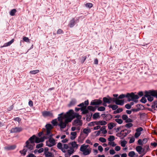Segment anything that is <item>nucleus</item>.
Masks as SVG:
<instances>
[{
	"mask_svg": "<svg viewBox=\"0 0 157 157\" xmlns=\"http://www.w3.org/2000/svg\"><path fill=\"white\" fill-rule=\"evenodd\" d=\"M25 144L26 145L24 147V148L26 147L27 148H24L22 150L19 151L20 153L22 154L23 156H25L26 155L28 150H29L30 151L33 150L35 146V144H33V145L32 143L29 142V141H27L26 142Z\"/></svg>",
	"mask_w": 157,
	"mask_h": 157,
	"instance_id": "1",
	"label": "nucleus"
},
{
	"mask_svg": "<svg viewBox=\"0 0 157 157\" xmlns=\"http://www.w3.org/2000/svg\"><path fill=\"white\" fill-rule=\"evenodd\" d=\"M65 114L67 117H70L72 119V120L75 118H76V119H81L82 118L81 115H79L78 113H74L72 109H70Z\"/></svg>",
	"mask_w": 157,
	"mask_h": 157,
	"instance_id": "2",
	"label": "nucleus"
},
{
	"mask_svg": "<svg viewBox=\"0 0 157 157\" xmlns=\"http://www.w3.org/2000/svg\"><path fill=\"white\" fill-rule=\"evenodd\" d=\"M144 96L147 98L148 101L151 102L154 99L153 97L156 98V95L155 94L154 90H149L145 91L144 92Z\"/></svg>",
	"mask_w": 157,
	"mask_h": 157,
	"instance_id": "3",
	"label": "nucleus"
},
{
	"mask_svg": "<svg viewBox=\"0 0 157 157\" xmlns=\"http://www.w3.org/2000/svg\"><path fill=\"white\" fill-rule=\"evenodd\" d=\"M66 115L65 114L63 116V118H65L64 122H63V121H61L58 124V126L60 127L61 129H63L65 128L67 125V124L69 122H70L72 121V119H71L70 117H67L66 116Z\"/></svg>",
	"mask_w": 157,
	"mask_h": 157,
	"instance_id": "4",
	"label": "nucleus"
},
{
	"mask_svg": "<svg viewBox=\"0 0 157 157\" xmlns=\"http://www.w3.org/2000/svg\"><path fill=\"white\" fill-rule=\"evenodd\" d=\"M126 96L128 98V101L129 102L135 99H138L139 98V96L137 95H135L133 92L127 93Z\"/></svg>",
	"mask_w": 157,
	"mask_h": 157,
	"instance_id": "5",
	"label": "nucleus"
},
{
	"mask_svg": "<svg viewBox=\"0 0 157 157\" xmlns=\"http://www.w3.org/2000/svg\"><path fill=\"white\" fill-rule=\"evenodd\" d=\"M42 116L44 117H50L51 118H53L54 116L53 113L49 111H44L42 112Z\"/></svg>",
	"mask_w": 157,
	"mask_h": 157,
	"instance_id": "6",
	"label": "nucleus"
},
{
	"mask_svg": "<svg viewBox=\"0 0 157 157\" xmlns=\"http://www.w3.org/2000/svg\"><path fill=\"white\" fill-rule=\"evenodd\" d=\"M72 124L73 126L79 125L81 126L82 124V121L81 119L75 120L72 122Z\"/></svg>",
	"mask_w": 157,
	"mask_h": 157,
	"instance_id": "7",
	"label": "nucleus"
},
{
	"mask_svg": "<svg viewBox=\"0 0 157 157\" xmlns=\"http://www.w3.org/2000/svg\"><path fill=\"white\" fill-rule=\"evenodd\" d=\"M136 151L139 154H141L142 152H146L145 151V148H143L141 146H137L136 148Z\"/></svg>",
	"mask_w": 157,
	"mask_h": 157,
	"instance_id": "8",
	"label": "nucleus"
},
{
	"mask_svg": "<svg viewBox=\"0 0 157 157\" xmlns=\"http://www.w3.org/2000/svg\"><path fill=\"white\" fill-rule=\"evenodd\" d=\"M22 128L21 127H16L12 128L10 130L11 133L19 132L21 131Z\"/></svg>",
	"mask_w": 157,
	"mask_h": 157,
	"instance_id": "9",
	"label": "nucleus"
},
{
	"mask_svg": "<svg viewBox=\"0 0 157 157\" xmlns=\"http://www.w3.org/2000/svg\"><path fill=\"white\" fill-rule=\"evenodd\" d=\"M102 101L100 99H95L91 101L90 105H99L101 104Z\"/></svg>",
	"mask_w": 157,
	"mask_h": 157,
	"instance_id": "10",
	"label": "nucleus"
},
{
	"mask_svg": "<svg viewBox=\"0 0 157 157\" xmlns=\"http://www.w3.org/2000/svg\"><path fill=\"white\" fill-rule=\"evenodd\" d=\"M71 145L72 147H70V150L71 151V153H73L74 152V148L75 147L77 148L78 145L75 141L71 143Z\"/></svg>",
	"mask_w": 157,
	"mask_h": 157,
	"instance_id": "11",
	"label": "nucleus"
},
{
	"mask_svg": "<svg viewBox=\"0 0 157 157\" xmlns=\"http://www.w3.org/2000/svg\"><path fill=\"white\" fill-rule=\"evenodd\" d=\"M36 137V136L35 135H33L29 138L28 140L27 141H29V142L30 143H32V144L33 145V144H35V138Z\"/></svg>",
	"mask_w": 157,
	"mask_h": 157,
	"instance_id": "12",
	"label": "nucleus"
},
{
	"mask_svg": "<svg viewBox=\"0 0 157 157\" xmlns=\"http://www.w3.org/2000/svg\"><path fill=\"white\" fill-rule=\"evenodd\" d=\"M75 24L76 23L75 21V19L74 18H73L70 21L68 25L70 28H72L75 25Z\"/></svg>",
	"mask_w": 157,
	"mask_h": 157,
	"instance_id": "13",
	"label": "nucleus"
},
{
	"mask_svg": "<svg viewBox=\"0 0 157 157\" xmlns=\"http://www.w3.org/2000/svg\"><path fill=\"white\" fill-rule=\"evenodd\" d=\"M16 146L15 145H12L5 147L4 148L5 150H11L15 149L16 148Z\"/></svg>",
	"mask_w": 157,
	"mask_h": 157,
	"instance_id": "14",
	"label": "nucleus"
},
{
	"mask_svg": "<svg viewBox=\"0 0 157 157\" xmlns=\"http://www.w3.org/2000/svg\"><path fill=\"white\" fill-rule=\"evenodd\" d=\"M76 101L75 99H73L70 101L68 105V106L70 107L71 106H73L76 104Z\"/></svg>",
	"mask_w": 157,
	"mask_h": 157,
	"instance_id": "15",
	"label": "nucleus"
},
{
	"mask_svg": "<svg viewBox=\"0 0 157 157\" xmlns=\"http://www.w3.org/2000/svg\"><path fill=\"white\" fill-rule=\"evenodd\" d=\"M80 110L82 111V113L83 114H87L89 112L88 109H86V106H85L84 108H81Z\"/></svg>",
	"mask_w": 157,
	"mask_h": 157,
	"instance_id": "16",
	"label": "nucleus"
},
{
	"mask_svg": "<svg viewBox=\"0 0 157 157\" xmlns=\"http://www.w3.org/2000/svg\"><path fill=\"white\" fill-rule=\"evenodd\" d=\"M14 39H12L10 41L5 43L3 46L1 47H7L8 46L10 45L13 42H14Z\"/></svg>",
	"mask_w": 157,
	"mask_h": 157,
	"instance_id": "17",
	"label": "nucleus"
},
{
	"mask_svg": "<svg viewBox=\"0 0 157 157\" xmlns=\"http://www.w3.org/2000/svg\"><path fill=\"white\" fill-rule=\"evenodd\" d=\"M119 99H117V101L116 102V104L117 105H123L124 103V101L123 100H120Z\"/></svg>",
	"mask_w": 157,
	"mask_h": 157,
	"instance_id": "18",
	"label": "nucleus"
},
{
	"mask_svg": "<svg viewBox=\"0 0 157 157\" xmlns=\"http://www.w3.org/2000/svg\"><path fill=\"white\" fill-rule=\"evenodd\" d=\"M35 143H39L40 142H44V140L43 138H41V137L40 138H39L36 136V137L35 138Z\"/></svg>",
	"mask_w": 157,
	"mask_h": 157,
	"instance_id": "19",
	"label": "nucleus"
},
{
	"mask_svg": "<svg viewBox=\"0 0 157 157\" xmlns=\"http://www.w3.org/2000/svg\"><path fill=\"white\" fill-rule=\"evenodd\" d=\"M116 124L113 123H110L108 124V128L109 130L112 129L113 127L116 126Z\"/></svg>",
	"mask_w": 157,
	"mask_h": 157,
	"instance_id": "20",
	"label": "nucleus"
},
{
	"mask_svg": "<svg viewBox=\"0 0 157 157\" xmlns=\"http://www.w3.org/2000/svg\"><path fill=\"white\" fill-rule=\"evenodd\" d=\"M83 135V133L81 132L80 136L78 137V141L80 142L81 141H82L85 139V137H84L83 136H82Z\"/></svg>",
	"mask_w": 157,
	"mask_h": 157,
	"instance_id": "21",
	"label": "nucleus"
},
{
	"mask_svg": "<svg viewBox=\"0 0 157 157\" xmlns=\"http://www.w3.org/2000/svg\"><path fill=\"white\" fill-rule=\"evenodd\" d=\"M109 108H111L113 110H116L118 108V106L116 105H110L108 106Z\"/></svg>",
	"mask_w": 157,
	"mask_h": 157,
	"instance_id": "22",
	"label": "nucleus"
},
{
	"mask_svg": "<svg viewBox=\"0 0 157 157\" xmlns=\"http://www.w3.org/2000/svg\"><path fill=\"white\" fill-rule=\"evenodd\" d=\"M71 134L72 136L70 137V139L71 140H74L76 137L77 133L76 132H71Z\"/></svg>",
	"mask_w": 157,
	"mask_h": 157,
	"instance_id": "23",
	"label": "nucleus"
},
{
	"mask_svg": "<svg viewBox=\"0 0 157 157\" xmlns=\"http://www.w3.org/2000/svg\"><path fill=\"white\" fill-rule=\"evenodd\" d=\"M97 107H98L97 106H96L95 107H93L92 106H89L87 107V108L90 111L94 112L95 111V110H96V108Z\"/></svg>",
	"mask_w": 157,
	"mask_h": 157,
	"instance_id": "24",
	"label": "nucleus"
},
{
	"mask_svg": "<svg viewBox=\"0 0 157 157\" xmlns=\"http://www.w3.org/2000/svg\"><path fill=\"white\" fill-rule=\"evenodd\" d=\"M83 133L86 134V136H87L89 133L91 132V130L90 128H85L83 129Z\"/></svg>",
	"mask_w": 157,
	"mask_h": 157,
	"instance_id": "25",
	"label": "nucleus"
},
{
	"mask_svg": "<svg viewBox=\"0 0 157 157\" xmlns=\"http://www.w3.org/2000/svg\"><path fill=\"white\" fill-rule=\"evenodd\" d=\"M99 113H94L93 116V118L94 120H96L98 118H100Z\"/></svg>",
	"mask_w": 157,
	"mask_h": 157,
	"instance_id": "26",
	"label": "nucleus"
},
{
	"mask_svg": "<svg viewBox=\"0 0 157 157\" xmlns=\"http://www.w3.org/2000/svg\"><path fill=\"white\" fill-rule=\"evenodd\" d=\"M112 118V116L110 114H106V116H105V120L106 121H108L109 120H110Z\"/></svg>",
	"mask_w": 157,
	"mask_h": 157,
	"instance_id": "27",
	"label": "nucleus"
},
{
	"mask_svg": "<svg viewBox=\"0 0 157 157\" xmlns=\"http://www.w3.org/2000/svg\"><path fill=\"white\" fill-rule=\"evenodd\" d=\"M143 129L142 127L137 128L136 130V132L140 135L141 134V132L143 130Z\"/></svg>",
	"mask_w": 157,
	"mask_h": 157,
	"instance_id": "28",
	"label": "nucleus"
},
{
	"mask_svg": "<svg viewBox=\"0 0 157 157\" xmlns=\"http://www.w3.org/2000/svg\"><path fill=\"white\" fill-rule=\"evenodd\" d=\"M45 127L46 128V130H51L53 128L52 125L50 124H46L45 125Z\"/></svg>",
	"mask_w": 157,
	"mask_h": 157,
	"instance_id": "29",
	"label": "nucleus"
},
{
	"mask_svg": "<svg viewBox=\"0 0 157 157\" xmlns=\"http://www.w3.org/2000/svg\"><path fill=\"white\" fill-rule=\"evenodd\" d=\"M17 10L15 9H12L10 11V14L11 16H14Z\"/></svg>",
	"mask_w": 157,
	"mask_h": 157,
	"instance_id": "30",
	"label": "nucleus"
},
{
	"mask_svg": "<svg viewBox=\"0 0 157 157\" xmlns=\"http://www.w3.org/2000/svg\"><path fill=\"white\" fill-rule=\"evenodd\" d=\"M49 138L48 141L52 144H54V145L56 144L55 142V140L54 139L52 138Z\"/></svg>",
	"mask_w": 157,
	"mask_h": 157,
	"instance_id": "31",
	"label": "nucleus"
},
{
	"mask_svg": "<svg viewBox=\"0 0 157 157\" xmlns=\"http://www.w3.org/2000/svg\"><path fill=\"white\" fill-rule=\"evenodd\" d=\"M91 152V151L88 149H86L84 152H83V154L84 155H89Z\"/></svg>",
	"mask_w": 157,
	"mask_h": 157,
	"instance_id": "32",
	"label": "nucleus"
},
{
	"mask_svg": "<svg viewBox=\"0 0 157 157\" xmlns=\"http://www.w3.org/2000/svg\"><path fill=\"white\" fill-rule=\"evenodd\" d=\"M135 155V153L133 151H130L128 154V156L130 157H134V156Z\"/></svg>",
	"mask_w": 157,
	"mask_h": 157,
	"instance_id": "33",
	"label": "nucleus"
},
{
	"mask_svg": "<svg viewBox=\"0 0 157 157\" xmlns=\"http://www.w3.org/2000/svg\"><path fill=\"white\" fill-rule=\"evenodd\" d=\"M39 72V70H35L30 71L29 72V73L35 75Z\"/></svg>",
	"mask_w": 157,
	"mask_h": 157,
	"instance_id": "34",
	"label": "nucleus"
},
{
	"mask_svg": "<svg viewBox=\"0 0 157 157\" xmlns=\"http://www.w3.org/2000/svg\"><path fill=\"white\" fill-rule=\"evenodd\" d=\"M51 122L54 126H56L58 124L57 122V119L53 120Z\"/></svg>",
	"mask_w": 157,
	"mask_h": 157,
	"instance_id": "35",
	"label": "nucleus"
},
{
	"mask_svg": "<svg viewBox=\"0 0 157 157\" xmlns=\"http://www.w3.org/2000/svg\"><path fill=\"white\" fill-rule=\"evenodd\" d=\"M45 155L46 157H52L54 156H52V153L49 151L47 152L46 153H45Z\"/></svg>",
	"mask_w": 157,
	"mask_h": 157,
	"instance_id": "36",
	"label": "nucleus"
},
{
	"mask_svg": "<svg viewBox=\"0 0 157 157\" xmlns=\"http://www.w3.org/2000/svg\"><path fill=\"white\" fill-rule=\"evenodd\" d=\"M103 102L105 103H108V104L110 103V102L109 101V99L108 98L106 97H104L103 98Z\"/></svg>",
	"mask_w": 157,
	"mask_h": 157,
	"instance_id": "37",
	"label": "nucleus"
},
{
	"mask_svg": "<svg viewBox=\"0 0 157 157\" xmlns=\"http://www.w3.org/2000/svg\"><path fill=\"white\" fill-rule=\"evenodd\" d=\"M144 148H145V151L147 152L151 151V149L149 148V146L148 145H146L144 146Z\"/></svg>",
	"mask_w": 157,
	"mask_h": 157,
	"instance_id": "38",
	"label": "nucleus"
},
{
	"mask_svg": "<svg viewBox=\"0 0 157 157\" xmlns=\"http://www.w3.org/2000/svg\"><path fill=\"white\" fill-rule=\"evenodd\" d=\"M108 140L110 142L113 141L115 140V137L113 136H110L108 138Z\"/></svg>",
	"mask_w": 157,
	"mask_h": 157,
	"instance_id": "39",
	"label": "nucleus"
},
{
	"mask_svg": "<svg viewBox=\"0 0 157 157\" xmlns=\"http://www.w3.org/2000/svg\"><path fill=\"white\" fill-rule=\"evenodd\" d=\"M145 98L144 96V97H142L141 99L140 100V102L143 103H145L147 101V99Z\"/></svg>",
	"mask_w": 157,
	"mask_h": 157,
	"instance_id": "40",
	"label": "nucleus"
},
{
	"mask_svg": "<svg viewBox=\"0 0 157 157\" xmlns=\"http://www.w3.org/2000/svg\"><path fill=\"white\" fill-rule=\"evenodd\" d=\"M127 143V141L126 140L121 141V145L122 147H124L125 146L126 144Z\"/></svg>",
	"mask_w": 157,
	"mask_h": 157,
	"instance_id": "41",
	"label": "nucleus"
},
{
	"mask_svg": "<svg viewBox=\"0 0 157 157\" xmlns=\"http://www.w3.org/2000/svg\"><path fill=\"white\" fill-rule=\"evenodd\" d=\"M115 121L119 124H121L123 122L122 119H115Z\"/></svg>",
	"mask_w": 157,
	"mask_h": 157,
	"instance_id": "42",
	"label": "nucleus"
},
{
	"mask_svg": "<svg viewBox=\"0 0 157 157\" xmlns=\"http://www.w3.org/2000/svg\"><path fill=\"white\" fill-rule=\"evenodd\" d=\"M105 108L103 106H101L98 108V110L100 111H103L105 110Z\"/></svg>",
	"mask_w": 157,
	"mask_h": 157,
	"instance_id": "43",
	"label": "nucleus"
},
{
	"mask_svg": "<svg viewBox=\"0 0 157 157\" xmlns=\"http://www.w3.org/2000/svg\"><path fill=\"white\" fill-rule=\"evenodd\" d=\"M126 96V94L125 95L123 94H122L120 95L117 98H118V99H122L125 97L127 98V97Z\"/></svg>",
	"mask_w": 157,
	"mask_h": 157,
	"instance_id": "44",
	"label": "nucleus"
},
{
	"mask_svg": "<svg viewBox=\"0 0 157 157\" xmlns=\"http://www.w3.org/2000/svg\"><path fill=\"white\" fill-rule=\"evenodd\" d=\"M99 123H100V125H106L107 123V122L106 121H99Z\"/></svg>",
	"mask_w": 157,
	"mask_h": 157,
	"instance_id": "45",
	"label": "nucleus"
},
{
	"mask_svg": "<svg viewBox=\"0 0 157 157\" xmlns=\"http://www.w3.org/2000/svg\"><path fill=\"white\" fill-rule=\"evenodd\" d=\"M23 41H24L25 42L28 43L30 42L29 39L28 37H24L23 38Z\"/></svg>",
	"mask_w": 157,
	"mask_h": 157,
	"instance_id": "46",
	"label": "nucleus"
},
{
	"mask_svg": "<svg viewBox=\"0 0 157 157\" xmlns=\"http://www.w3.org/2000/svg\"><path fill=\"white\" fill-rule=\"evenodd\" d=\"M99 140L100 142H101L102 143H105L106 142V139L103 137H100L99 138Z\"/></svg>",
	"mask_w": 157,
	"mask_h": 157,
	"instance_id": "47",
	"label": "nucleus"
},
{
	"mask_svg": "<svg viewBox=\"0 0 157 157\" xmlns=\"http://www.w3.org/2000/svg\"><path fill=\"white\" fill-rule=\"evenodd\" d=\"M136 107L137 108H140V110L143 109L144 108V106L141 104H137L136 105Z\"/></svg>",
	"mask_w": 157,
	"mask_h": 157,
	"instance_id": "48",
	"label": "nucleus"
},
{
	"mask_svg": "<svg viewBox=\"0 0 157 157\" xmlns=\"http://www.w3.org/2000/svg\"><path fill=\"white\" fill-rule=\"evenodd\" d=\"M133 126V124L131 123H128L127 124L125 125V127L127 128H130Z\"/></svg>",
	"mask_w": 157,
	"mask_h": 157,
	"instance_id": "49",
	"label": "nucleus"
},
{
	"mask_svg": "<svg viewBox=\"0 0 157 157\" xmlns=\"http://www.w3.org/2000/svg\"><path fill=\"white\" fill-rule=\"evenodd\" d=\"M128 116L125 114L123 115L122 116V119L125 121L128 119Z\"/></svg>",
	"mask_w": 157,
	"mask_h": 157,
	"instance_id": "50",
	"label": "nucleus"
},
{
	"mask_svg": "<svg viewBox=\"0 0 157 157\" xmlns=\"http://www.w3.org/2000/svg\"><path fill=\"white\" fill-rule=\"evenodd\" d=\"M140 110V108H137L136 109H131L132 111L134 112H138Z\"/></svg>",
	"mask_w": 157,
	"mask_h": 157,
	"instance_id": "51",
	"label": "nucleus"
},
{
	"mask_svg": "<svg viewBox=\"0 0 157 157\" xmlns=\"http://www.w3.org/2000/svg\"><path fill=\"white\" fill-rule=\"evenodd\" d=\"M62 144L59 142L58 143L57 145V147L59 149H61L62 148Z\"/></svg>",
	"mask_w": 157,
	"mask_h": 157,
	"instance_id": "52",
	"label": "nucleus"
},
{
	"mask_svg": "<svg viewBox=\"0 0 157 157\" xmlns=\"http://www.w3.org/2000/svg\"><path fill=\"white\" fill-rule=\"evenodd\" d=\"M43 143H40L37 144L36 146V148H41L43 146Z\"/></svg>",
	"mask_w": 157,
	"mask_h": 157,
	"instance_id": "53",
	"label": "nucleus"
},
{
	"mask_svg": "<svg viewBox=\"0 0 157 157\" xmlns=\"http://www.w3.org/2000/svg\"><path fill=\"white\" fill-rule=\"evenodd\" d=\"M86 149H85V147L84 146V144L81 145L80 148V151L82 152H84Z\"/></svg>",
	"mask_w": 157,
	"mask_h": 157,
	"instance_id": "54",
	"label": "nucleus"
},
{
	"mask_svg": "<svg viewBox=\"0 0 157 157\" xmlns=\"http://www.w3.org/2000/svg\"><path fill=\"white\" fill-rule=\"evenodd\" d=\"M133 122V120L132 119H131L130 118H128V119L126 120L125 121V122L126 123H130L131 122Z\"/></svg>",
	"mask_w": 157,
	"mask_h": 157,
	"instance_id": "55",
	"label": "nucleus"
},
{
	"mask_svg": "<svg viewBox=\"0 0 157 157\" xmlns=\"http://www.w3.org/2000/svg\"><path fill=\"white\" fill-rule=\"evenodd\" d=\"M93 4L91 3H87L86 5V7L90 8L93 6Z\"/></svg>",
	"mask_w": 157,
	"mask_h": 157,
	"instance_id": "56",
	"label": "nucleus"
},
{
	"mask_svg": "<svg viewBox=\"0 0 157 157\" xmlns=\"http://www.w3.org/2000/svg\"><path fill=\"white\" fill-rule=\"evenodd\" d=\"M137 142H138V144H139V145H140L141 146L143 145V141H142V140L141 139H140L138 140L137 141Z\"/></svg>",
	"mask_w": 157,
	"mask_h": 157,
	"instance_id": "57",
	"label": "nucleus"
},
{
	"mask_svg": "<svg viewBox=\"0 0 157 157\" xmlns=\"http://www.w3.org/2000/svg\"><path fill=\"white\" fill-rule=\"evenodd\" d=\"M135 140V139L133 137H132L129 140V143L130 144L133 143Z\"/></svg>",
	"mask_w": 157,
	"mask_h": 157,
	"instance_id": "58",
	"label": "nucleus"
},
{
	"mask_svg": "<svg viewBox=\"0 0 157 157\" xmlns=\"http://www.w3.org/2000/svg\"><path fill=\"white\" fill-rule=\"evenodd\" d=\"M46 145L49 147H51L53 146L54 145V144H48V141H46Z\"/></svg>",
	"mask_w": 157,
	"mask_h": 157,
	"instance_id": "59",
	"label": "nucleus"
},
{
	"mask_svg": "<svg viewBox=\"0 0 157 157\" xmlns=\"http://www.w3.org/2000/svg\"><path fill=\"white\" fill-rule=\"evenodd\" d=\"M148 140H149V138H148V139L146 138H144L142 140L143 144H146L147 142V141Z\"/></svg>",
	"mask_w": 157,
	"mask_h": 157,
	"instance_id": "60",
	"label": "nucleus"
},
{
	"mask_svg": "<svg viewBox=\"0 0 157 157\" xmlns=\"http://www.w3.org/2000/svg\"><path fill=\"white\" fill-rule=\"evenodd\" d=\"M125 107L127 109H129L131 108V106L129 104H127L125 105Z\"/></svg>",
	"mask_w": 157,
	"mask_h": 157,
	"instance_id": "61",
	"label": "nucleus"
},
{
	"mask_svg": "<svg viewBox=\"0 0 157 157\" xmlns=\"http://www.w3.org/2000/svg\"><path fill=\"white\" fill-rule=\"evenodd\" d=\"M98 149L99 151L101 152L103 150V148L101 146H99L98 147Z\"/></svg>",
	"mask_w": 157,
	"mask_h": 157,
	"instance_id": "62",
	"label": "nucleus"
},
{
	"mask_svg": "<svg viewBox=\"0 0 157 157\" xmlns=\"http://www.w3.org/2000/svg\"><path fill=\"white\" fill-rule=\"evenodd\" d=\"M63 33V30L61 29H59L57 31V34H60Z\"/></svg>",
	"mask_w": 157,
	"mask_h": 157,
	"instance_id": "63",
	"label": "nucleus"
},
{
	"mask_svg": "<svg viewBox=\"0 0 157 157\" xmlns=\"http://www.w3.org/2000/svg\"><path fill=\"white\" fill-rule=\"evenodd\" d=\"M13 120L15 121H18L19 122L21 121V119L18 117L14 118Z\"/></svg>",
	"mask_w": 157,
	"mask_h": 157,
	"instance_id": "64",
	"label": "nucleus"
}]
</instances>
